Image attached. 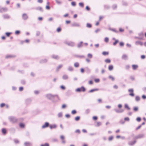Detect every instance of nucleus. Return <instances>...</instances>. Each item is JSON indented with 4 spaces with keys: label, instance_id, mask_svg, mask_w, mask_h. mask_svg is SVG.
Segmentation results:
<instances>
[{
    "label": "nucleus",
    "instance_id": "obj_30",
    "mask_svg": "<svg viewBox=\"0 0 146 146\" xmlns=\"http://www.w3.org/2000/svg\"><path fill=\"white\" fill-rule=\"evenodd\" d=\"M117 7V5L116 4H114L113 5L112 7L113 10H115L116 9Z\"/></svg>",
    "mask_w": 146,
    "mask_h": 146
},
{
    "label": "nucleus",
    "instance_id": "obj_52",
    "mask_svg": "<svg viewBox=\"0 0 146 146\" xmlns=\"http://www.w3.org/2000/svg\"><path fill=\"white\" fill-rule=\"evenodd\" d=\"M125 121L124 120H123V119H121L119 121L120 123L121 124H123L125 123Z\"/></svg>",
    "mask_w": 146,
    "mask_h": 146
},
{
    "label": "nucleus",
    "instance_id": "obj_1",
    "mask_svg": "<svg viewBox=\"0 0 146 146\" xmlns=\"http://www.w3.org/2000/svg\"><path fill=\"white\" fill-rule=\"evenodd\" d=\"M86 88L83 86L81 87L78 88L76 89L75 91L77 92H84L86 91Z\"/></svg>",
    "mask_w": 146,
    "mask_h": 146
},
{
    "label": "nucleus",
    "instance_id": "obj_53",
    "mask_svg": "<svg viewBox=\"0 0 146 146\" xmlns=\"http://www.w3.org/2000/svg\"><path fill=\"white\" fill-rule=\"evenodd\" d=\"M85 9L87 11H90V7L88 6H87L86 7Z\"/></svg>",
    "mask_w": 146,
    "mask_h": 146
},
{
    "label": "nucleus",
    "instance_id": "obj_24",
    "mask_svg": "<svg viewBox=\"0 0 146 146\" xmlns=\"http://www.w3.org/2000/svg\"><path fill=\"white\" fill-rule=\"evenodd\" d=\"M74 56L78 58H84L85 56L84 55H75Z\"/></svg>",
    "mask_w": 146,
    "mask_h": 146
},
{
    "label": "nucleus",
    "instance_id": "obj_15",
    "mask_svg": "<svg viewBox=\"0 0 146 146\" xmlns=\"http://www.w3.org/2000/svg\"><path fill=\"white\" fill-rule=\"evenodd\" d=\"M108 68L110 71H111L113 69V66L112 65H110L108 66Z\"/></svg>",
    "mask_w": 146,
    "mask_h": 146
},
{
    "label": "nucleus",
    "instance_id": "obj_61",
    "mask_svg": "<svg viewBox=\"0 0 146 146\" xmlns=\"http://www.w3.org/2000/svg\"><path fill=\"white\" fill-rule=\"evenodd\" d=\"M55 1H56V3L59 5L61 4L62 3V2L58 0H56Z\"/></svg>",
    "mask_w": 146,
    "mask_h": 146
},
{
    "label": "nucleus",
    "instance_id": "obj_17",
    "mask_svg": "<svg viewBox=\"0 0 146 146\" xmlns=\"http://www.w3.org/2000/svg\"><path fill=\"white\" fill-rule=\"evenodd\" d=\"M108 29L109 30L112 31H113L116 33H118L119 32L118 31L114 29H112L111 28H109Z\"/></svg>",
    "mask_w": 146,
    "mask_h": 146
},
{
    "label": "nucleus",
    "instance_id": "obj_39",
    "mask_svg": "<svg viewBox=\"0 0 146 146\" xmlns=\"http://www.w3.org/2000/svg\"><path fill=\"white\" fill-rule=\"evenodd\" d=\"M77 113V111L76 110H73L71 111V113L73 115L76 114Z\"/></svg>",
    "mask_w": 146,
    "mask_h": 146
},
{
    "label": "nucleus",
    "instance_id": "obj_64",
    "mask_svg": "<svg viewBox=\"0 0 146 146\" xmlns=\"http://www.w3.org/2000/svg\"><path fill=\"white\" fill-rule=\"evenodd\" d=\"M40 146H49V145L48 143H46L44 144H42Z\"/></svg>",
    "mask_w": 146,
    "mask_h": 146
},
{
    "label": "nucleus",
    "instance_id": "obj_63",
    "mask_svg": "<svg viewBox=\"0 0 146 146\" xmlns=\"http://www.w3.org/2000/svg\"><path fill=\"white\" fill-rule=\"evenodd\" d=\"M65 116L67 118H69L70 117V115L69 114H67L65 115Z\"/></svg>",
    "mask_w": 146,
    "mask_h": 146
},
{
    "label": "nucleus",
    "instance_id": "obj_27",
    "mask_svg": "<svg viewBox=\"0 0 146 146\" xmlns=\"http://www.w3.org/2000/svg\"><path fill=\"white\" fill-rule=\"evenodd\" d=\"M57 99V100H55L56 102H58L60 100V99L58 96L56 95H55V99Z\"/></svg>",
    "mask_w": 146,
    "mask_h": 146
},
{
    "label": "nucleus",
    "instance_id": "obj_47",
    "mask_svg": "<svg viewBox=\"0 0 146 146\" xmlns=\"http://www.w3.org/2000/svg\"><path fill=\"white\" fill-rule=\"evenodd\" d=\"M58 117H62V113L61 112H60L58 114Z\"/></svg>",
    "mask_w": 146,
    "mask_h": 146
},
{
    "label": "nucleus",
    "instance_id": "obj_9",
    "mask_svg": "<svg viewBox=\"0 0 146 146\" xmlns=\"http://www.w3.org/2000/svg\"><path fill=\"white\" fill-rule=\"evenodd\" d=\"M99 90V89L98 88H95V89H93L90 90L88 91L89 93H92L94 92L98 91Z\"/></svg>",
    "mask_w": 146,
    "mask_h": 146
},
{
    "label": "nucleus",
    "instance_id": "obj_20",
    "mask_svg": "<svg viewBox=\"0 0 146 146\" xmlns=\"http://www.w3.org/2000/svg\"><path fill=\"white\" fill-rule=\"evenodd\" d=\"M68 77L67 75L65 74L63 75L62 76V79L64 80L68 79Z\"/></svg>",
    "mask_w": 146,
    "mask_h": 146
},
{
    "label": "nucleus",
    "instance_id": "obj_7",
    "mask_svg": "<svg viewBox=\"0 0 146 146\" xmlns=\"http://www.w3.org/2000/svg\"><path fill=\"white\" fill-rule=\"evenodd\" d=\"M71 26L72 27H80V25L78 23L74 22L71 24Z\"/></svg>",
    "mask_w": 146,
    "mask_h": 146
},
{
    "label": "nucleus",
    "instance_id": "obj_41",
    "mask_svg": "<svg viewBox=\"0 0 146 146\" xmlns=\"http://www.w3.org/2000/svg\"><path fill=\"white\" fill-rule=\"evenodd\" d=\"M135 100L137 101H139L140 100V98L138 96H136L135 97Z\"/></svg>",
    "mask_w": 146,
    "mask_h": 146
},
{
    "label": "nucleus",
    "instance_id": "obj_10",
    "mask_svg": "<svg viewBox=\"0 0 146 146\" xmlns=\"http://www.w3.org/2000/svg\"><path fill=\"white\" fill-rule=\"evenodd\" d=\"M60 137L62 140V143L63 144L65 143H66V141L64 140V136L63 135H61Z\"/></svg>",
    "mask_w": 146,
    "mask_h": 146
},
{
    "label": "nucleus",
    "instance_id": "obj_60",
    "mask_svg": "<svg viewBox=\"0 0 146 146\" xmlns=\"http://www.w3.org/2000/svg\"><path fill=\"white\" fill-rule=\"evenodd\" d=\"M119 45L121 46H123L124 45V43L123 42H121L119 43Z\"/></svg>",
    "mask_w": 146,
    "mask_h": 146
},
{
    "label": "nucleus",
    "instance_id": "obj_54",
    "mask_svg": "<svg viewBox=\"0 0 146 146\" xmlns=\"http://www.w3.org/2000/svg\"><path fill=\"white\" fill-rule=\"evenodd\" d=\"M94 80V81L96 83H98V82H100V80L99 78H96V79H95Z\"/></svg>",
    "mask_w": 146,
    "mask_h": 146
},
{
    "label": "nucleus",
    "instance_id": "obj_18",
    "mask_svg": "<svg viewBox=\"0 0 146 146\" xmlns=\"http://www.w3.org/2000/svg\"><path fill=\"white\" fill-rule=\"evenodd\" d=\"M124 108H125L127 109L128 110H130V108L128 104H125L124 105Z\"/></svg>",
    "mask_w": 146,
    "mask_h": 146
},
{
    "label": "nucleus",
    "instance_id": "obj_11",
    "mask_svg": "<svg viewBox=\"0 0 146 146\" xmlns=\"http://www.w3.org/2000/svg\"><path fill=\"white\" fill-rule=\"evenodd\" d=\"M85 71L87 73H89L90 72V70L89 68L88 67H86L85 68Z\"/></svg>",
    "mask_w": 146,
    "mask_h": 146
},
{
    "label": "nucleus",
    "instance_id": "obj_14",
    "mask_svg": "<svg viewBox=\"0 0 146 146\" xmlns=\"http://www.w3.org/2000/svg\"><path fill=\"white\" fill-rule=\"evenodd\" d=\"M48 125H49L48 123V122H46L45 123V124L42 126V127L43 128H44L46 127H48Z\"/></svg>",
    "mask_w": 146,
    "mask_h": 146
},
{
    "label": "nucleus",
    "instance_id": "obj_45",
    "mask_svg": "<svg viewBox=\"0 0 146 146\" xmlns=\"http://www.w3.org/2000/svg\"><path fill=\"white\" fill-rule=\"evenodd\" d=\"M136 120L138 122H140L141 120V118L140 117H138L136 118Z\"/></svg>",
    "mask_w": 146,
    "mask_h": 146
},
{
    "label": "nucleus",
    "instance_id": "obj_12",
    "mask_svg": "<svg viewBox=\"0 0 146 146\" xmlns=\"http://www.w3.org/2000/svg\"><path fill=\"white\" fill-rule=\"evenodd\" d=\"M132 66L133 69L134 70H136L138 68V66L137 64H133Z\"/></svg>",
    "mask_w": 146,
    "mask_h": 146
},
{
    "label": "nucleus",
    "instance_id": "obj_3",
    "mask_svg": "<svg viewBox=\"0 0 146 146\" xmlns=\"http://www.w3.org/2000/svg\"><path fill=\"white\" fill-rule=\"evenodd\" d=\"M128 91L130 92L129 95L132 97H133L135 96V94L134 93V90L133 89H130L128 90Z\"/></svg>",
    "mask_w": 146,
    "mask_h": 146
},
{
    "label": "nucleus",
    "instance_id": "obj_59",
    "mask_svg": "<svg viewBox=\"0 0 146 146\" xmlns=\"http://www.w3.org/2000/svg\"><path fill=\"white\" fill-rule=\"evenodd\" d=\"M80 70L82 73H84L85 72V69L84 70L83 68H81L80 69Z\"/></svg>",
    "mask_w": 146,
    "mask_h": 146
},
{
    "label": "nucleus",
    "instance_id": "obj_26",
    "mask_svg": "<svg viewBox=\"0 0 146 146\" xmlns=\"http://www.w3.org/2000/svg\"><path fill=\"white\" fill-rule=\"evenodd\" d=\"M86 26L87 28H91L92 27V25L90 23H87L86 24Z\"/></svg>",
    "mask_w": 146,
    "mask_h": 146
},
{
    "label": "nucleus",
    "instance_id": "obj_55",
    "mask_svg": "<svg viewBox=\"0 0 146 146\" xmlns=\"http://www.w3.org/2000/svg\"><path fill=\"white\" fill-rule=\"evenodd\" d=\"M130 68V66L129 65H127L125 66V69L126 70H128Z\"/></svg>",
    "mask_w": 146,
    "mask_h": 146
},
{
    "label": "nucleus",
    "instance_id": "obj_13",
    "mask_svg": "<svg viewBox=\"0 0 146 146\" xmlns=\"http://www.w3.org/2000/svg\"><path fill=\"white\" fill-rule=\"evenodd\" d=\"M135 44L136 45H140L141 46H142L143 45V43L140 41H136L135 42Z\"/></svg>",
    "mask_w": 146,
    "mask_h": 146
},
{
    "label": "nucleus",
    "instance_id": "obj_28",
    "mask_svg": "<svg viewBox=\"0 0 146 146\" xmlns=\"http://www.w3.org/2000/svg\"><path fill=\"white\" fill-rule=\"evenodd\" d=\"M3 17L4 19H9V16L7 14L4 15Z\"/></svg>",
    "mask_w": 146,
    "mask_h": 146
},
{
    "label": "nucleus",
    "instance_id": "obj_57",
    "mask_svg": "<svg viewBox=\"0 0 146 146\" xmlns=\"http://www.w3.org/2000/svg\"><path fill=\"white\" fill-rule=\"evenodd\" d=\"M66 107V105L65 104H63L61 107V108L62 109H65Z\"/></svg>",
    "mask_w": 146,
    "mask_h": 146
},
{
    "label": "nucleus",
    "instance_id": "obj_62",
    "mask_svg": "<svg viewBox=\"0 0 146 146\" xmlns=\"http://www.w3.org/2000/svg\"><path fill=\"white\" fill-rule=\"evenodd\" d=\"M114 110L117 113H120V110L117 109H115Z\"/></svg>",
    "mask_w": 146,
    "mask_h": 146
},
{
    "label": "nucleus",
    "instance_id": "obj_29",
    "mask_svg": "<svg viewBox=\"0 0 146 146\" xmlns=\"http://www.w3.org/2000/svg\"><path fill=\"white\" fill-rule=\"evenodd\" d=\"M105 61L106 63H110L111 61L110 59L107 58L105 60Z\"/></svg>",
    "mask_w": 146,
    "mask_h": 146
},
{
    "label": "nucleus",
    "instance_id": "obj_37",
    "mask_svg": "<svg viewBox=\"0 0 146 146\" xmlns=\"http://www.w3.org/2000/svg\"><path fill=\"white\" fill-rule=\"evenodd\" d=\"M119 41L118 40H115L113 43V44L114 46L116 45L119 42Z\"/></svg>",
    "mask_w": 146,
    "mask_h": 146
},
{
    "label": "nucleus",
    "instance_id": "obj_36",
    "mask_svg": "<svg viewBox=\"0 0 146 146\" xmlns=\"http://www.w3.org/2000/svg\"><path fill=\"white\" fill-rule=\"evenodd\" d=\"M74 66L75 67H79V64L78 62H76L75 63H74Z\"/></svg>",
    "mask_w": 146,
    "mask_h": 146
},
{
    "label": "nucleus",
    "instance_id": "obj_23",
    "mask_svg": "<svg viewBox=\"0 0 146 146\" xmlns=\"http://www.w3.org/2000/svg\"><path fill=\"white\" fill-rule=\"evenodd\" d=\"M63 66L62 64H60L57 68L56 71H58Z\"/></svg>",
    "mask_w": 146,
    "mask_h": 146
},
{
    "label": "nucleus",
    "instance_id": "obj_48",
    "mask_svg": "<svg viewBox=\"0 0 146 146\" xmlns=\"http://www.w3.org/2000/svg\"><path fill=\"white\" fill-rule=\"evenodd\" d=\"M109 40L108 38L107 37H105L104 38V41L106 42H108Z\"/></svg>",
    "mask_w": 146,
    "mask_h": 146
},
{
    "label": "nucleus",
    "instance_id": "obj_34",
    "mask_svg": "<svg viewBox=\"0 0 146 146\" xmlns=\"http://www.w3.org/2000/svg\"><path fill=\"white\" fill-rule=\"evenodd\" d=\"M90 112V110L89 109H87L85 111V113L86 114H88Z\"/></svg>",
    "mask_w": 146,
    "mask_h": 146
},
{
    "label": "nucleus",
    "instance_id": "obj_49",
    "mask_svg": "<svg viewBox=\"0 0 146 146\" xmlns=\"http://www.w3.org/2000/svg\"><path fill=\"white\" fill-rule=\"evenodd\" d=\"M109 78L110 79H111L112 81H114L115 80V78L111 76H109Z\"/></svg>",
    "mask_w": 146,
    "mask_h": 146
},
{
    "label": "nucleus",
    "instance_id": "obj_33",
    "mask_svg": "<svg viewBox=\"0 0 146 146\" xmlns=\"http://www.w3.org/2000/svg\"><path fill=\"white\" fill-rule=\"evenodd\" d=\"M68 70L70 71H72L73 70V68L71 66H69L68 67Z\"/></svg>",
    "mask_w": 146,
    "mask_h": 146
},
{
    "label": "nucleus",
    "instance_id": "obj_19",
    "mask_svg": "<svg viewBox=\"0 0 146 146\" xmlns=\"http://www.w3.org/2000/svg\"><path fill=\"white\" fill-rule=\"evenodd\" d=\"M139 110V108L137 106L134 107L133 108V111L134 112H137Z\"/></svg>",
    "mask_w": 146,
    "mask_h": 146
},
{
    "label": "nucleus",
    "instance_id": "obj_31",
    "mask_svg": "<svg viewBox=\"0 0 146 146\" xmlns=\"http://www.w3.org/2000/svg\"><path fill=\"white\" fill-rule=\"evenodd\" d=\"M104 8L106 9H109L110 8V6L108 5H104Z\"/></svg>",
    "mask_w": 146,
    "mask_h": 146
},
{
    "label": "nucleus",
    "instance_id": "obj_42",
    "mask_svg": "<svg viewBox=\"0 0 146 146\" xmlns=\"http://www.w3.org/2000/svg\"><path fill=\"white\" fill-rule=\"evenodd\" d=\"M113 136H111L109 137L108 140L109 141H111L113 139Z\"/></svg>",
    "mask_w": 146,
    "mask_h": 146
},
{
    "label": "nucleus",
    "instance_id": "obj_32",
    "mask_svg": "<svg viewBox=\"0 0 146 146\" xmlns=\"http://www.w3.org/2000/svg\"><path fill=\"white\" fill-rule=\"evenodd\" d=\"M101 125V123L100 122H98L96 125H95V126L96 127H98Z\"/></svg>",
    "mask_w": 146,
    "mask_h": 146
},
{
    "label": "nucleus",
    "instance_id": "obj_8",
    "mask_svg": "<svg viewBox=\"0 0 146 146\" xmlns=\"http://www.w3.org/2000/svg\"><path fill=\"white\" fill-rule=\"evenodd\" d=\"M121 58L123 60H126L128 59V58L126 54H124L122 56Z\"/></svg>",
    "mask_w": 146,
    "mask_h": 146
},
{
    "label": "nucleus",
    "instance_id": "obj_46",
    "mask_svg": "<svg viewBox=\"0 0 146 146\" xmlns=\"http://www.w3.org/2000/svg\"><path fill=\"white\" fill-rule=\"evenodd\" d=\"M19 125L20 127L21 128H23L25 127V124L22 123H20Z\"/></svg>",
    "mask_w": 146,
    "mask_h": 146
},
{
    "label": "nucleus",
    "instance_id": "obj_25",
    "mask_svg": "<svg viewBox=\"0 0 146 146\" xmlns=\"http://www.w3.org/2000/svg\"><path fill=\"white\" fill-rule=\"evenodd\" d=\"M102 54L104 56H106L109 54V52L106 51H104L102 52Z\"/></svg>",
    "mask_w": 146,
    "mask_h": 146
},
{
    "label": "nucleus",
    "instance_id": "obj_40",
    "mask_svg": "<svg viewBox=\"0 0 146 146\" xmlns=\"http://www.w3.org/2000/svg\"><path fill=\"white\" fill-rule=\"evenodd\" d=\"M71 5L73 6H75L76 5V2L75 1H72L71 3Z\"/></svg>",
    "mask_w": 146,
    "mask_h": 146
},
{
    "label": "nucleus",
    "instance_id": "obj_38",
    "mask_svg": "<svg viewBox=\"0 0 146 146\" xmlns=\"http://www.w3.org/2000/svg\"><path fill=\"white\" fill-rule=\"evenodd\" d=\"M23 17L24 19H26L27 18V16L25 14H24L23 15Z\"/></svg>",
    "mask_w": 146,
    "mask_h": 146
},
{
    "label": "nucleus",
    "instance_id": "obj_2",
    "mask_svg": "<svg viewBox=\"0 0 146 146\" xmlns=\"http://www.w3.org/2000/svg\"><path fill=\"white\" fill-rule=\"evenodd\" d=\"M145 135L143 134H140L138 135L137 136H135L133 139H141L144 137Z\"/></svg>",
    "mask_w": 146,
    "mask_h": 146
},
{
    "label": "nucleus",
    "instance_id": "obj_43",
    "mask_svg": "<svg viewBox=\"0 0 146 146\" xmlns=\"http://www.w3.org/2000/svg\"><path fill=\"white\" fill-rule=\"evenodd\" d=\"M79 6L82 7H84V4L82 2H80L79 3Z\"/></svg>",
    "mask_w": 146,
    "mask_h": 146
},
{
    "label": "nucleus",
    "instance_id": "obj_6",
    "mask_svg": "<svg viewBox=\"0 0 146 146\" xmlns=\"http://www.w3.org/2000/svg\"><path fill=\"white\" fill-rule=\"evenodd\" d=\"M7 8L6 7H2L0 8V12L3 13L7 11Z\"/></svg>",
    "mask_w": 146,
    "mask_h": 146
},
{
    "label": "nucleus",
    "instance_id": "obj_56",
    "mask_svg": "<svg viewBox=\"0 0 146 146\" xmlns=\"http://www.w3.org/2000/svg\"><path fill=\"white\" fill-rule=\"evenodd\" d=\"M98 117L96 116H94L92 117L94 121H96V120H97V119H98Z\"/></svg>",
    "mask_w": 146,
    "mask_h": 146
},
{
    "label": "nucleus",
    "instance_id": "obj_50",
    "mask_svg": "<svg viewBox=\"0 0 146 146\" xmlns=\"http://www.w3.org/2000/svg\"><path fill=\"white\" fill-rule=\"evenodd\" d=\"M75 132L76 133L80 134V131L79 129H78L75 131Z\"/></svg>",
    "mask_w": 146,
    "mask_h": 146
},
{
    "label": "nucleus",
    "instance_id": "obj_51",
    "mask_svg": "<svg viewBox=\"0 0 146 146\" xmlns=\"http://www.w3.org/2000/svg\"><path fill=\"white\" fill-rule=\"evenodd\" d=\"M125 121H129L130 120L129 118L128 117H125L124 119Z\"/></svg>",
    "mask_w": 146,
    "mask_h": 146
},
{
    "label": "nucleus",
    "instance_id": "obj_58",
    "mask_svg": "<svg viewBox=\"0 0 146 146\" xmlns=\"http://www.w3.org/2000/svg\"><path fill=\"white\" fill-rule=\"evenodd\" d=\"M48 5L46 6V8L47 9H50V7L49 5V3H47Z\"/></svg>",
    "mask_w": 146,
    "mask_h": 146
},
{
    "label": "nucleus",
    "instance_id": "obj_22",
    "mask_svg": "<svg viewBox=\"0 0 146 146\" xmlns=\"http://www.w3.org/2000/svg\"><path fill=\"white\" fill-rule=\"evenodd\" d=\"M80 119V116H77L75 117L74 120L75 121H78Z\"/></svg>",
    "mask_w": 146,
    "mask_h": 146
},
{
    "label": "nucleus",
    "instance_id": "obj_5",
    "mask_svg": "<svg viewBox=\"0 0 146 146\" xmlns=\"http://www.w3.org/2000/svg\"><path fill=\"white\" fill-rule=\"evenodd\" d=\"M136 141L135 140L133 141H130L128 142V145L130 146H133L136 142Z\"/></svg>",
    "mask_w": 146,
    "mask_h": 146
},
{
    "label": "nucleus",
    "instance_id": "obj_21",
    "mask_svg": "<svg viewBox=\"0 0 146 146\" xmlns=\"http://www.w3.org/2000/svg\"><path fill=\"white\" fill-rule=\"evenodd\" d=\"M2 133L4 134H5L7 133V130L6 129L3 128L2 130Z\"/></svg>",
    "mask_w": 146,
    "mask_h": 146
},
{
    "label": "nucleus",
    "instance_id": "obj_35",
    "mask_svg": "<svg viewBox=\"0 0 146 146\" xmlns=\"http://www.w3.org/2000/svg\"><path fill=\"white\" fill-rule=\"evenodd\" d=\"M61 30H62V29H61V28L60 27H59L58 28L56 29V31L58 33L60 32L61 31Z\"/></svg>",
    "mask_w": 146,
    "mask_h": 146
},
{
    "label": "nucleus",
    "instance_id": "obj_4",
    "mask_svg": "<svg viewBox=\"0 0 146 146\" xmlns=\"http://www.w3.org/2000/svg\"><path fill=\"white\" fill-rule=\"evenodd\" d=\"M65 43L73 47L75 46V43L74 42H66Z\"/></svg>",
    "mask_w": 146,
    "mask_h": 146
},
{
    "label": "nucleus",
    "instance_id": "obj_44",
    "mask_svg": "<svg viewBox=\"0 0 146 146\" xmlns=\"http://www.w3.org/2000/svg\"><path fill=\"white\" fill-rule=\"evenodd\" d=\"M87 56L88 58H91L92 57V55L91 54L89 53L87 55Z\"/></svg>",
    "mask_w": 146,
    "mask_h": 146
},
{
    "label": "nucleus",
    "instance_id": "obj_16",
    "mask_svg": "<svg viewBox=\"0 0 146 146\" xmlns=\"http://www.w3.org/2000/svg\"><path fill=\"white\" fill-rule=\"evenodd\" d=\"M83 42L82 41H81L77 45V47L78 48H80L82 47V44Z\"/></svg>",
    "mask_w": 146,
    "mask_h": 146
}]
</instances>
